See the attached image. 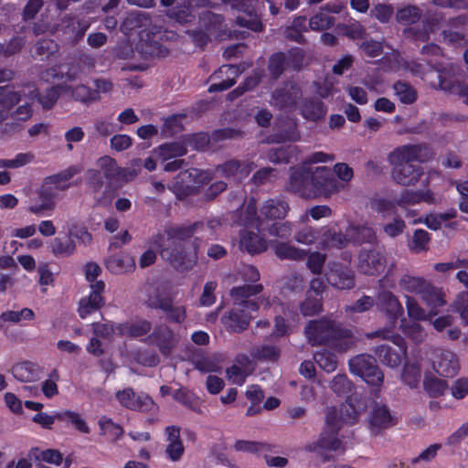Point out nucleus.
Returning <instances> with one entry per match:
<instances>
[{
	"label": "nucleus",
	"instance_id": "obj_9",
	"mask_svg": "<svg viewBox=\"0 0 468 468\" xmlns=\"http://www.w3.org/2000/svg\"><path fill=\"white\" fill-rule=\"evenodd\" d=\"M350 371L363 378L368 385L379 386L383 381V373L376 360L369 355H358L349 360Z\"/></svg>",
	"mask_w": 468,
	"mask_h": 468
},
{
	"label": "nucleus",
	"instance_id": "obj_60",
	"mask_svg": "<svg viewBox=\"0 0 468 468\" xmlns=\"http://www.w3.org/2000/svg\"><path fill=\"white\" fill-rule=\"evenodd\" d=\"M314 358L316 364L327 373L335 371L337 367V361L334 355L328 351H321L314 354Z\"/></svg>",
	"mask_w": 468,
	"mask_h": 468
},
{
	"label": "nucleus",
	"instance_id": "obj_52",
	"mask_svg": "<svg viewBox=\"0 0 468 468\" xmlns=\"http://www.w3.org/2000/svg\"><path fill=\"white\" fill-rule=\"evenodd\" d=\"M430 234L424 229H416L409 242V248L411 251L420 253L428 250Z\"/></svg>",
	"mask_w": 468,
	"mask_h": 468
},
{
	"label": "nucleus",
	"instance_id": "obj_3",
	"mask_svg": "<svg viewBox=\"0 0 468 468\" xmlns=\"http://www.w3.org/2000/svg\"><path fill=\"white\" fill-rule=\"evenodd\" d=\"M324 429L316 441L308 443L304 449L315 452L324 461L329 460L332 452L345 451L342 441L337 437L338 431L345 425L356 422L359 412L349 402L338 406H330L324 410Z\"/></svg>",
	"mask_w": 468,
	"mask_h": 468
},
{
	"label": "nucleus",
	"instance_id": "obj_30",
	"mask_svg": "<svg viewBox=\"0 0 468 468\" xmlns=\"http://www.w3.org/2000/svg\"><path fill=\"white\" fill-rule=\"evenodd\" d=\"M289 209V204L284 198H270L261 207V215L268 219H280L286 217Z\"/></svg>",
	"mask_w": 468,
	"mask_h": 468
},
{
	"label": "nucleus",
	"instance_id": "obj_34",
	"mask_svg": "<svg viewBox=\"0 0 468 468\" xmlns=\"http://www.w3.org/2000/svg\"><path fill=\"white\" fill-rule=\"evenodd\" d=\"M90 27V23L84 19L68 18L63 20L61 23V28L63 32L68 35L69 39L77 41L81 38L87 29Z\"/></svg>",
	"mask_w": 468,
	"mask_h": 468
},
{
	"label": "nucleus",
	"instance_id": "obj_6",
	"mask_svg": "<svg viewBox=\"0 0 468 468\" xmlns=\"http://www.w3.org/2000/svg\"><path fill=\"white\" fill-rule=\"evenodd\" d=\"M79 172L78 167L70 166L56 175L44 178L37 191L40 204H31L27 210L37 216L44 215L47 211H53L57 206L59 193L70 187L69 180Z\"/></svg>",
	"mask_w": 468,
	"mask_h": 468
},
{
	"label": "nucleus",
	"instance_id": "obj_11",
	"mask_svg": "<svg viewBox=\"0 0 468 468\" xmlns=\"http://www.w3.org/2000/svg\"><path fill=\"white\" fill-rule=\"evenodd\" d=\"M388 261L378 250L362 249L358 254L357 269L367 275H378L384 271Z\"/></svg>",
	"mask_w": 468,
	"mask_h": 468
},
{
	"label": "nucleus",
	"instance_id": "obj_51",
	"mask_svg": "<svg viewBox=\"0 0 468 468\" xmlns=\"http://www.w3.org/2000/svg\"><path fill=\"white\" fill-rule=\"evenodd\" d=\"M51 251L56 257H67L75 251V244L70 238H55L51 241Z\"/></svg>",
	"mask_w": 468,
	"mask_h": 468
},
{
	"label": "nucleus",
	"instance_id": "obj_37",
	"mask_svg": "<svg viewBox=\"0 0 468 468\" xmlns=\"http://www.w3.org/2000/svg\"><path fill=\"white\" fill-rule=\"evenodd\" d=\"M14 377L22 382H31L39 378L38 367L30 362L16 364L12 368Z\"/></svg>",
	"mask_w": 468,
	"mask_h": 468
},
{
	"label": "nucleus",
	"instance_id": "obj_20",
	"mask_svg": "<svg viewBox=\"0 0 468 468\" xmlns=\"http://www.w3.org/2000/svg\"><path fill=\"white\" fill-rule=\"evenodd\" d=\"M327 282L337 289H350L354 286V278L351 270L340 263H333L326 272Z\"/></svg>",
	"mask_w": 468,
	"mask_h": 468
},
{
	"label": "nucleus",
	"instance_id": "obj_12",
	"mask_svg": "<svg viewBox=\"0 0 468 468\" xmlns=\"http://www.w3.org/2000/svg\"><path fill=\"white\" fill-rule=\"evenodd\" d=\"M115 397L122 407L131 410L150 411L155 408L148 395H136L131 388L117 391Z\"/></svg>",
	"mask_w": 468,
	"mask_h": 468
},
{
	"label": "nucleus",
	"instance_id": "obj_44",
	"mask_svg": "<svg viewBox=\"0 0 468 468\" xmlns=\"http://www.w3.org/2000/svg\"><path fill=\"white\" fill-rule=\"evenodd\" d=\"M57 420L64 422L71 423L80 432L88 434L90 429L86 420L76 411L62 410L57 412Z\"/></svg>",
	"mask_w": 468,
	"mask_h": 468
},
{
	"label": "nucleus",
	"instance_id": "obj_62",
	"mask_svg": "<svg viewBox=\"0 0 468 468\" xmlns=\"http://www.w3.org/2000/svg\"><path fill=\"white\" fill-rule=\"evenodd\" d=\"M0 318L5 322L19 323L22 320H33L35 318V314L30 308H23L20 311L4 312Z\"/></svg>",
	"mask_w": 468,
	"mask_h": 468
},
{
	"label": "nucleus",
	"instance_id": "obj_43",
	"mask_svg": "<svg viewBox=\"0 0 468 468\" xmlns=\"http://www.w3.org/2000/svg\"><path fill=\"white\" fill-rule=\"evenodd\" d=\"M420 299L428 307L431 309L430 312V314L431 315L436 314V312L433 311L434 309L445 304L443 292L440 289L431 285L426 289Z\"/></svg>",
	"mask_w": 468,
	"mask_h": 468
},
{
	"label": "nucleus",
	"instance_id": "obj_19",
	"mask_svg": "<svg viewBox=\"0 0 468 468\" xmlns=\"http://www.w3.org/2000/svg\"><path fill=\"white\" fill-rule=\"evenodd\" d=\"M251 319L252 315L244 314L240 304L234 303L231 310L223 315L222 323L228 331L240 333L247 329Z\"/></svg>",
	"mask_w": 468,
	"mask_h": 468
},
{
	"label": "nucleus",
	"instance_id": "obj_21",
	"mask_svg": "<svg viewBox=\"0 0 468 468\" xmlns=\"http://www.w3.org/2000/svg\"><path fill=\"white\" fill-rule=\"evenodd\" d=\"M396 420L385 405H375L368 416V425L371 432L378 433L395 425Z\"/></svg>",
	"mask_w": 468,
	"mask_h": 468
},
{
	"label": "nucleus",
	"instance_id": "obj_54",
	"mask_svg": "<svg viewBox=\"0 0 468 468\" xmlns=\"http://www.w3.org/2000/svg\"><path fill=\"white\" fill-rule=\"evenodd\" d=\"M406 308L408 315L414 321H424L430 318L431 314L420 307L418 301L411 296H406Z\"/></svg>",
	"mask_w": 468,
	"mask_h": 468
},
{
	"label": "nucleus",
	"instance_id": "obj_7",
	"mask_svg": "<svg viewBox=\"0 0 468 468\" xmlns=\"http://www.w3.org/2000/svg\"><path fill=\"white\" fill-rule=\"evenodd\" d=\"M367 336L369 338L382 337L383 339L391 341L395 345V347L381 345L375 349V354L382 364L393 368L398 367L402 360L405 359L407 356V345L400 335L393 334L389 329L384 328L373 332L367 335Z\"/></svg>",
	"mask_w": 468,
	"mask_h": 468
},
{
	"label": "nucleus",
	"instance_id": "obj_27",
	"mask_svg": "<svg viewBox=\"0 0 468 468\" xmlns=\"http://www.w3.org/2000/svg\"><path fill=\"white\" fill-rule=\"evenodd\" d=\"M150 341L156 345L164 355L170 354L176 344V338L172 330L165 324L154 328L153 334L149 336Z\"/></svg>",
	"mask_w": 468,
	"mask_h": 468
},
{
	"label": "nucleus",
	"instance_id": "obj_47",
	"mask_svg": "<svg viewBox=\"0 0 468 468\" xmlns=\"http://www.w3.org/2000/svg\"><path fill=\"white\" fill-rule=\"evenodd\" d=\"M18 101L20 96L17 92L12 91L7 86H0V122L5 120L6 111Z\"/></svg>",
	"mask_w": 468,
	"mask_h": 468
},
{
	"label": "nucleus",
	"instance_id": "obj_13",
	"mask_svg": "<svg viewBox=\"0 0 468 468\" xmlns=\"http://www.w3.org/2000/svg\"><path fill=\"white\" fill-rule=\"evenodd\" d=\"M83 73V68L80 63L61 65L46 70L42 79L46 81L57 80H61V84H71L73 81L80 80Z\"/></svg>",
	"mask_w": 468,
	"mask_h": 468
},
{
	"label": "nucleus",
	"instance_id": "obj_1",
	"mask_svg": "<svg viewBox=\"0 0 468 468\" xmlns=\"http://www.w3.org/2000/svg\"><path fill=\"white\" fill-rule=\"evenodd\" d=\"M335 155L324 152L310 154L302 164L290 169L288 190L303 198L331 197L345 188V184L352 180L353 169L346 163L334 166L336 179L326 166L313 167L312 165L328 163Z\"/></svg>",
	"mask_w": 468,
	"mask_h": 468
},
{
	"label": "nucleus",
	"instance_id": "obj_29",
	"mask_svg": "<svg viewBox=\"0 0 468 468\" xmlns=\"http://www.w3.org/2000/svg\"><path fill=\"white\" fill-rule=\"evenodd\" d=\"M324 10H328L330 13H339L341 10L338 5H326L320 12L315 14L310 18L309 27L314 31H322L329 28L335 23V18L326 13Z\"/></svg>",
	"mask_w": 468,
	"mask_h": 468
},
{
	"label": "nucleus",
	"instance_id": "obj_5",
	"mask_svg": "<svg viewBox=\"0 0 468 468\" xmlns=\"http://www.w3.org/2000/svg\"><path fill=\"white\" fill-rule=\"evenodd\" d=\"M304 332L312 346L328 345L338 352H346L356 343L350 330L340 327L331 319L312 320Z\"/></svg>",
	"mask_w": 468,
	"mask_h": 468
},
{
	"label": "nucleus",
	"instance_id": "obj_58",
	"mask_svg": "<svg viewBox=\"0 0 468 468\" xmlns=\"http://www.w3.org/2000/svg\"><path fill=\"white\" fill-rule=\"evenodd\" d=\"M421 16L420 10L414 5H409L406 7H403L397 12V21L404 24V25H410L415 22H417Z\"/></svg>",
	"mask_w": 468,
	"mask_h": 468
},
{
	"label": "nucleus",
	"instance_id": "obj_39",
	"mask_svg": "<svg viewBox=\"0 0 468 468\" xmlns=\"http://www.w3.org/2000/svg\"><path fill=\"white\" fill-rule=\"evenodd\" d=\"M430 285V283L420 277L403 275L399 280V286L402 290L415 293L419 295L420 298Z\"/></svg>",
	"mask_w": 468,
	"mask_h": 468
},
{
	"label": "nucleus",
	"instance_id": "obj_8",
	"mask_svg": "<svg viewBox=\"0 0 468 468\" xmlns=\"http://www.w3.org/2000/svg\"><path fill=\"white\" fill-rule=\"evenodd\" d=\"M263 287L261 284H245L243 286L234 287L230 292V295L236 304H240L241 308L244 310V314L251 315V313L257 312L261 306L263 308H269L276 303V299L274 297H262L257 301L247 300L250 296L260 293Z\"/></svg>",
	"mask_w": 468,
	"mask_h": 468
},
{
	"label": "nucleus",
	"instance_id": "obj_2",
	"mask_svg": "<svg viewBox=\"0 0 468 468\" xmlns=\"http://www.w3.org/2000/svg\"><path fill=\"white\" fill-rule=\"evenodd\" d=\"M220 228L218 219H210L206 223L196 222L188 226H171L162 234H158L153 243L158 247L161 257L170 262L176 269L187 271L197 261V248L186 250L184 242L194 234H201L203 238L215 236Z\"/></svg>",
	"mask_w": 468,
	"mask_h": 468
},
{
	"label": "nucleus",
	"instance_id": "obj_57",
	"mask_svg": "<svg viewBox=\"0 0 468 468\" xmlns=\"http://www.w3.org/2000/svg\"><path fill=\"white\" fill-rule=\"evenodd\" d=\"M388 68L390 70L394 71L399 70L400 69H409L411 72L415 74L421 73V65L413 62L411 64L407 63L397 51L392 52L391 60L389 61Z\"/></svg>",
	"mask_w": 468,
	"mask_h": 468
},
{
	"label": "nucleus",
	"instance_id": "obj_26",
	"mask_svg": "<svg viewBox=\"0 0 468 468\" xmlns=\"http://www.w3.org/2000/svg\"><path fill=\"white\" fill-rule=\"evenodd\" d=\"M301 90L294 83L286 84L282 90L275 91L272 95L274 104L280 108L298 107L301 101Z\"/></svg>",
	"mask_w": 468,
	"mask_h": 468
},
{
	"label": "nucleus",
	"instance_id": "obj_32",
	"mask_svg": "<svg viewBox=\"0 0 468 468\" xmlns=\"http://www.w3.org/2000/svg\"><path fill=\"white\" fill-rule=\"evenodd\" d=\"M107 270L113 274L132 272L135 269L133 257L128 254H118L109 257L105 261Z\"/></svg>",
	"mask_w": 468,
	"mask_h": 468
},
{
	"label": "nucleus",
	"instance_id": "obj_48",
	"mask_svg": "<svg viewBox=\"0 0 468 468\" xmlns=\"http://www.w3.org/2000/svg\"><path fill=\"white\" fill-rule=\"evenodd\" d=\"M401 378L410 388H417L421 378L420 365L415 362H407L403 367Z\"/></svg>",
	"mask_w": 468,
	"mask_h": 468
},
{
	"label": "nucleus",
	"instance_id": "obj_50",
	"mask_svg": "<svg viewBox=\"0 0 468 468\" xmlns=\"http://www.w3.org/2000/svg\"><path fill=\"white\" fill-rule=\"evenodd\" d=\"M274 251L282 260H299L303 258L304 251L286 242H277L274 245Z\"/></svg>",
	"mask_w": 468,
	"mask_h": 468
},
{
	"label": "nucleus",
	"instance_id": "obj_25",
	"mask_svg": "<svg viewBox=\"0 0 468 468\" xmlns=\"http://www.w3.org/2000/svg\"><path fill=\"white\" fill-rule=\"evenodd\" d=\"M244 69L245 67L243 65H224L220 67L218 71L214 74V78L226 76L227 80L210 85L208 91H222L229 89L235 83L236 78L244 71Z\"/></svg>",
	"mask_w": 468,
	"mask_h": 468
},
{
	"label": "nucleus",
	"instance_id": "obj_36",
	"mask_svg": "<svg viewBox=\"0 0 468 468\" xmlns=\"http://www.w3.org/2000/svg\"><path fill=\"white\" fill-rule=\"evenodd\" d=\"M236 223L255 229H259L261 227V220L260 218L257 217L256 204L254 199H250L242 206Z\"/></svg>",
	"mask_w": 468,
	"mask_h": 468
},
{
	"label": "nucleus",
	"instance_id": "obj_35",
	"mask_svg": "<svg viewBox=\"0 0 468 468\" xmlns=\"http://www.w3.org/2000/svg\"><path fill=\"white\" fill-rule=\"evenodd\" d=\"M152 325L146 320H135L119 324L116 329L122 335L139 337L150 332Z\"/></svg>",
	"mask_w": 468,
	"mask_h": 468
},
{
	"label": "nucleus",
	"instance_id": "obj_41",
	"mask_svg": "<svg viewBox=\"0 0 468 468\" xmlns=\"http://www.w3.org/2000/svg\"><path fill=\"white\" fill-rule=\"evenodd\" d=\"M346 235L353 243L371 242L375 239L373 229L366 225H350L346 229Z\"/></svg>",
	"mask_w": 468,
	"mask_h": 468
},
{
	"label": "nucleus",
	"instance_id": "obj_59",
	"mask_svg": "<svg viewBox=\"0 0 468 468\" xmlns=\"http://www.w3.org/2000/svg\"><path fill=\"white\" fill-rule=\"evenodd\" d=\"M32 153H19L12 159H0V168H18L34 160Z\"/></svg>",
	"mask_w": 468,
	"mask_h": 468
},
{
	"label": "nucleus",
	"instance_id": "obj_18",
	"mask_svg": "<svg viewBox=\"0 0 468 468\" xmlns=\"http://www.w3.org/2000/svg\"><path fill=\"white\" fill-rule=\"evenodd\" d=\"M303 58V56L300 49L293 50L287 55L283 53L274 54L270 59V71L274 78H277L285 67L300 68Z\"/></svg>",
	"mask_w": 468,
	"mask_h": 468
},
{
	"label": "nucleus",
	"instance_id": "obj_63",
	"mask_svg": "<svg viewBox=\"0 0 468 468\" xmlns=\"http://www.w3.org/2000/svg\"><path fill=\"white\" fill-rule=\"evenodd\" d=\"M303 316H313L322 311L321 298L306 295L305 300L300 305Z\"/></svg>",
	"mask_w": 468,
	"mask_h": 468
},
{
	"label": "nucleus",
	"instance_id": "obj_4",
	"mask_svg": "<svg viewBox=\"0 0 468 468\" xmlns=\"http://www.w3.org/2000/svg\"><path fill=\"white\" fill-rule=\"evenodd\" d=\"M428 158L429 150L422 145L407 144L396 148L388 157L392 165L393 180L404 186H415L423 175V170L412 162H425Z\"/></svg>",
	"mask_w": 468,
	"mask_h": 468
},
{
	"label": "nucleus",
	"instance_id": "obj_10",
	"mask_svg": "<svg viewBox=\"0 0 468 468\" xmlns=\"http://www.w3.org/2000/svg\"><path fill=\"white\" fill-rule=\"evenodd\" d=\"M211 178V174L208 171L191 168L178 175L174 189L176 192L190 195L204 184L209 182Z\"/></svg>",
	"mask_w": 468,
	"mask_h": 468
},
{
	"label": "nucleus",
	"instance_id": "obj_24",
	"mask_svg": "<svg viewBox=\"0 0 468 468\" xmlns=\"http://www.w3.org/2000/svg\"><path fill=\"white\" fill-rule=\"evenodd\" d=\"M165 455L172 462L179 461L184 452L185 447L180 438V429L176 426L165 428Z\"/></svg>",
	"mask_w": 468,
	"mask_h": 468
},
{
	"label": "nucleus",
	"instance_id": "obj_33",
	"mask_svg": "<svg viewBox=\"0 0 468 468\" xmlns=\"http://www.w3.org/2000/svg\"><path fill=\"white\" fill-rule=\"evenodd\" d=\"M239 245L242 250H245L250 254H258L267 249L266 240L257 233L249 230L241 232Z\"/></svg>",
	"mask_w": 468,
	"mask_h": 468
},
{
	"label": "nucleus",
	"instance_id": "obj_16",
	"mask_svg": "<svg viewBox=\"0 0 468 468\" xmlns=\"http://www.w3.org/2000/svg\"><path fill=\"white\" fill-rule=\"evenodd\" d=\"M432 367L439 375L443 377H453L460 368L457 356L449 350L436 351L432 359Z\"/></svg>",
	"mask_w": 468,
	"mask_h": 468
},
{
	"label": "nucleus",
	"instance_id": "obj_40",
	"mask_svg": "<svg viewBox=\"0 0 468 468\" xmlns=\"http://www.w3.org/2000/svg\"><path fill=\"white\" fill-rule=\"evenodd\" d=\"M430 74L437 76L439 80L438 86L441 90L460 96L464 103H468V82L453 83L452 80L442 78L437 72L431 71Z\"/></svg>",
	"mask_w": 468,
	"mask_h": 468
},
{
	"label": "nucleus",
	"instance_id": "obj_49",
	"mask_svg": "<svg viewBox=\"0 0 468 468\" xmlns=\"http://www.w3.org/2000/svg\"><path fill=\"white\" fill-rule=\"evenodd\" d=\"M400 329L406 336L415 343H421L426 337V333L423 327L416 321L407 322L405 319H402L400 323Z\"/></svg>",
	"mask_w": 468,
	"mask_h": 468
},
{
	"label": "nucleus",
	"instance_id": "obj_53",
	"mask_svg": "<svg viewBox=\"0 0 468 468\" xmlns=\"http://www.w3.org/2000/svg\"><path fill=\"white\" fill-rule=\"evenodd\" d=\"M395 95L405 104H410L416 100V92L414 89L408 83L397 81L393 85Z\"/></svg>",
	"mask_w": 468,
	"mask_h": 468
},
{
	"label": "nucleus",
	"instance_id": "obj_61",
	"mask_svg": "<svg viewBox=\"0 0 468 468\" xmlns=\"http://www.w3.org/2000/svg\"><path fill=\"white\" fill-rule=\"evenodd\" d=\"M31 453L36 460L51 464L58 465L62 462V454L57 450L48 449L40 451L38 449H34Z\"/></svg>",
	"mask_w": 468,
	"mask_h": 468
},
{
	"label": "nucleus",
	"instance_id": "obj_45",
	"mask_svg": "<svg viewBox=\"0 0 468 468\" xmlns=\"http://www.w3.org/2000/svg\"><path fill=\"white\" fill-rule=\"evenodd\" d=\"M154 154L162 160L166 161L186 154V146L178 142L165 144L154 150Z\"/></svg>",
	"mask_w": 468,
	"mask_h": 468
},
{
	"label": "nucleus",
	"instance_id": "obj_55",
	"mask_svg": "<svg viewBox=\"0 0 468 468\" xmlns=\"http://www.w3.org/2000/svg\"><path fill=\"white\" fill-rule=\"evenodd\" d=\"M280 354V348L272 345L262 346L261 347L253 349L251 352V356L254 358L272 362L278 360Z\"/></svg>",
	"mask_w": 468,
	"mask_h": 468
},
{
	"label": "nucleus",
	"instance_id": "obj_46",
	"mask_svg": "<svg viewBox=\"0 0 468 468\" xmlns=\"http://www.w3.org/2000/svg\"><path fill=\"white\" fill-rule=\"evenodd\" d=\"M350 242L351 239L346 235V231L345 234H342L336 232L335 229H327L324 233V238L322 240L323 247L325 249H341L346 247Z\"/></svg>",
	"mask_w": 468,
	"mask_h": 468
},
{
	"label": "nucleus",
	"instance_id": "obj_31",
	"mask_svg": "<svg viewBox=\"0 0 468 468\" xmlns=\"http://www.w3.org/2000/svg\"><path fill=\"white\" fill-rule=\"evenodd\" d=\"M63 93L69 94L75 101L89 103L100 99L98 92L84 84L73 86L72 84H60Z\"/></svg>",
	"mask_w": 468,
	"mask_h": 468
},
{
	"label": "nucleus",
	"instance_id": "obj_14",
	"mask_svg": "<svg viewBox=\"0 0 468 468\" xmlns=\"http://www.w3.org/2000/svg\"><path fill=\"white\" fill-rule=\"evenodd\" d=\"M104 289L105 283L101 280L90 284V292L89 296L82 298L79 304V314L82 319H85L88 315L96 312L104 304V300L101 296Z\"/></svg>",
	"mask_w": 468,
	"mask_h": 468
},
{
	"label": "nucleus",
	"instance_id": "obj_15",
	"mask_svg": "<svg viewBox=\"0 0 468 468\" xmlns=\"http://www.w3.org/2000/svg\"><path fill=\"white\" fill-rule=\"evenodd\" d=\"M226 5L231 9L244 13L248 16V18L240 16H238V25L256 32L262 30V24L254 14V7L250 0H228Z\"/></svg>",
	"mask_w": 468,
	"mask_h": 468
},
{
	"label": "nucleus",
	"instance_id": "obj_64",
	"mask_svg": "<svg viewBox=\"0 0 468 468\" xmlns=\"http://www.w3.org/2000/svg\"><path fill=\"white\" fill-rule=\"evenodd\" d=\"M330 388L337 395H347L352 391V384L347 377L338 374L332 379Z\"/></svg>",
	"mask_w": 468,
	"mask_h": 468
},
{
	"label": "nucleus",
	"instance_id": "obj_22",
	"mask_svg": "<svg viewBox=\"0 0 468 468\" xmlns=\"http://www.w3.org/2000/svg\"><path fill=\"white\" fill-rule=\"evenodd\" d=\"M98 166L104 176L112 183L127 182L136 176V172L133 175L127 176L126 171L119 167L116 161L109 156L100 158L98 160Z\"/></svg>",
	"mask_w": 468,
	"mask_h": 468
},
{
	"label": "nucleus",
	"instance_id": "obj_23",
	"mask_svg": "<svg viewBox=\"0 0 468 468\" xmlns=\"http://www.w3.org/2000/svg\"><path fill=\"white\" fill-rule=\"evenodd\" d=\"M297 108L303 118L309 122H318L324 119L327 112L324 102L317 98L302 99Z\"/></svg>",
	"mask_w": 468,
	"mask_h": 468
},
{
	"label": "nucleus",
	"instance_id": "obj_56",
	"mask_svg": "<svg viewBox=\"0 0 468 468\" xmlns=\"http://www.w3.org/2000/svg\"><path fill=\"white\" fill-rule=\"evenodd\" d=\"M455 216L456 212L454 210H450L440 214H429L425 218L424 223L429 229L437 230L440 229L445 222L451 218H453Z\"/></svg>",
	"mask_w": 468,
	"mask_h": 468
},
{
	"label": "nucleus",
	"instance_id": "obj_17",
	"mask_svg": "<svg viewBox=\"0 0 468 468\" xmlns=\"http://www.w3.org/2000/svg\"><path fill=\"white\" fill-rule=\"evenodd\" d=\"M255 168L253 162L245 161L240 163L237 160H229L218 165L215 170L217 176L226 178H234L235 180H242Z\"/></svg>",
	"mask_w": 468,
	"mask_h": 468
},
{
	"label": "nucleus",
	"instance_id": "obj_38",
	"mask_svg": "<svg viewBox=\"0 0 468 468\" xmlns=\"http://www.w3.org/2000/svg\"><path fill=\"white\" fill-rule=\"evenodd\" d=\"M171 298L162 286H152L148 292L147 303L155 309L166 310L170 306Z\"/></svg>",
	"mask_w": 468,
	"mask_h": 468
},
{
	"label": "nucleus",
	"instance_id": "obj_28",
	"mask_svg": "<svg viewBox=\"0 0 468 468\" xmlns=\"http://www.w3.org/2000/svg\"><path fill=\"white\" fill-rule=\"evenodd\" d=\"M377 304L378 309L392 320L393 324L403 313L402 305L398 298L388 291H383L378 293Z\"/></svg>",
	"mask_w": 468,
	"mask_h": 468
},
{
	"label": "nucleus",
	"instance_id": "obj_42",
	"mask_svg": "<svg viewBox=\"0 0 468 468\" xmlns=\"http://www.w3.org/2000/svg\"><path fill=\"white\" fill-rule=\"evenodd\" d=\"M98 426L100 434L109 437L112 441L119 440L123 434L122 428L107 416L100 417Z\"/></svg>",
	"mask_w": 468,
	"mask_h": 468
}]
</instances>
